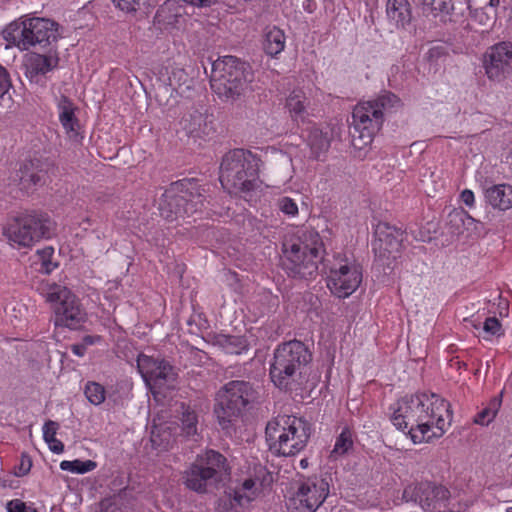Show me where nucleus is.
<instances>
[{"instance_id":"obj_49","label":"nucleus","mask_w":512,"mask_h":512,"mask_svg":"<svg viewBox=\"0 0 512 512\" xmlns=\"http://www.w3.org/2000/svg\"><path fill=\"white\" fill-rule=\"evenodd\" d=\"M460 198H461V201L466 206H468L469 208L474 207V205H475V196H474V193L471 190H469V189L463 190L461 192Z\"/></svg>"},{"instance_id":"obj_27","label":"nucleus","mask_w":512,"mask_h":512,"mask_svg":"<svg viewBox=\"0 0 512 512\" xmlns=\"http://www.w3.org/2000/svg\"><path fill=\"white\" fill-rule=\"evenodd\" d=\"M330 142L331 136L328 130L323 131L316 126L309 128L307 144L310 147L313 158L320 159V157L328 151Z\"/></svg>"},{"instance_id":"obj_51","label":"nucleus","mask_w":512,"mask_h":512,"mask_svg":"<svg viewBox=\"0 0 512 512\" xmlns=\"http://www.w3.org/2000/svg\"><path fill=\"white\" fill-rule=\"evenodd\" d=\"M71 351L74 355L78 357H83L86 353V347L82 343L80 344H73L71 346Z\"/></svg>"},{"instance_id":"obj_28","label":"nucleus","mask_w":512,"mask_h":512,"mask_svg":"<svg viewBox=\"0 0 512 512\" xmlns=\"http://www.w3.org/2000/svg\"><path fill=\"white\" fill-rule=\"evenodd\" d=\"M386 14L397 27H405L411 22V7L407 0H388Z\"/></svg>"},{"instance_id":"obj_29","label":"nucleus","mask_w":512,"mask_h":512,"mask_svg":"<svg viewBox=\"0 0 512 512\" xmlns=\"http://www.w3.org/2000/svg\"><path fill=\"white\" fill-rule=\"evenodd\" d=\"M257 494L256 481L252 478L245 479L241 485L235 487L232 492L229 493V497L232 499L231 505L244 506L250 503Z\"/></svg>"},{"instance_id":"obj_45","label":"nucleus","mask_w":512,"mask_h":512,"mask_svg":"<svg viewBox=\"0 0 512 512\" xmlns=\"http://www.w3.org/2000/svg\"><path fill=\"white\" fill-rule=\"evenodd\" d=\"M188 80V75L183 68H173L169 75V84L171 86H181Z\"/></svg>"},{"instance_id":"obj_35","label":"nucleus","mask_w":512,"mask_h":512,"mask_svg":"<svg viewBox=\"0 0 512 512\" xmlns=\"http://www.w3.org/2000/svg\"><path fill=\"white\" fill-rule=\"evenodd\" d=\"M114 5L125 13L134 14L145 11L148 7L155 6L158 0H112Z\"/></svg>"},{"instance_id":"obj_30","label":"nucleus","mask_w":512,"mask_h":512,"mask_svg":"<svg viewBox=\"0 0 512 512\" xmlns=\"http://www.w3.org/2000/svg\"><path fill=\"white\" fill-rule=\"evenodd\" d=\"M285 47L284 32L273 26L267 27L264 33L263 49L264 51L274 57L281 53Z\"/></svg>"},{"instance_id":"obj_17","label":"nucleus","mask_w":512,"mask_h":512,"mask_svg":"<svg viewBox=\"0 0 512 512\" xmlns=\"http://www.w3.org/2000/svg\"><path fill=\"white\" fill-rule=\"evenodd\" d=\"M25 76L36 85H46L47 74L59 65V55L56 49L50 48L46 54L29 53L25 57Z\"/></svg>"},{"instance_id":"obj_33","label":"nucleus","mask_w":512,"mask_h":512,"mask_svg":"<svg viewBox=\"0 0 512 512\" xmlns=\"http://www.w3.org/2000/svg\"><path fill=\"white\" fill-rule=\"evenodd\" d=\"M353 447V435L349 428H344L336 438L334 448L330 453V459L337 460L347 454Z\"/></svg>"},{"instance_id":"obj_11","label":"nucleus","mask_w":512,"mask_h":512,"mask_svg":"<svg viewBox=\"0 0 512 512\" xmlns=\"http://www.w3.org/2000/svg\"><path fill=\"white\" fill-rule=\"evenodd\" d=\"M3 35L9 45L22 51L36 46H50L60 38L58 23L46 18H29L21 23H11Z\"/></svg>"},{"instance_id":"obj_31","label":"nucleus","mask_w":512,"mask_h":512,"mask_svg":"<svg viewBox=\"0 0 512 512\" xmlns=\"http://www.w3.org/2000/svg\"><path fill=\"white\" fill-rule=\"evenodd\" d=\"M422 13L429 17H437L441 14L448 15L454 10L452 0H417Z\"/></svg>"},{"instance_id":"obj_43","label":"nucleus","mask_w":512,"mask_h":512,"mask_svg":"<svg viewBox=\"0 0 512 512\" xmlns=\"http://www.w3.org/2000/svg\"><path fill=\"white\" fill-rule=\"evenodd\" d=\"M483 331L493 336H500L503 334L502 325L496 317L486 318L483 323Z\"/></svg>"},{"instance_id":"obj_1","label":"nucleus","mask_w":512,"mask_h":512,"mask_svg":"<svg viewBox=\"0 0 512 512\" xmlns=\"http://www.w3.org/2000/svg\"><path fill=\"white\" fill-rule=\"evenodd\" d=\"M393 425L414 444L429 442L444 435L452 422L450 404L440 396L416 394L401 398L391 417Z\"/></svg>"},{"instance_id":"obj_25","label":"nucleus","mask_w":512,"mask_h":512,"mask_svg":"<svg viewBox=\"0 0 512 512\" xmlns=\"http://www.w3.org/2000/svg\"><path fill=\"white\" fill-rule=\"evenodd\" d=\"M195 462L202 465L204 469L211 471V474L220 481L229 474L226 458L217 451L207 450L205 453L198 455Z\"/></svg>"},{"instance_id":"obj_56","label":"nucleus","mask_w":512,"mask_h":512,"mask_svg":"<svg viewBox=\"0 0 512 512\" xmlns=\"http://www.w3.org/2000/svg\"><path fill=\"white\" fill-rule=\"evenodd\" d=\"M490 5L496 7L499 5V0H490Z\"/></svg>"},{"instance_id":"obj_13","label":"nucleus","mask_w":512,"mask_h":512,"mask_svg":"<svg viewBox=\"0 0 512 512\" xmlns=\"http://www.w3.org/2000/svg\"><path fill=\"white\" fill-rule=\"evenodd\" d=\"M323 269L327 274V287L338 298L350 296L361 284L360 265L341 254L326 258Z\"/></svg>"},{"instance_id":"obj_4","label":"nucleus","mask_w":512,"mask_h":512,"mask_svg":"<svg viewBox=\"0 0 512 512\" xmlns=\"http://www.w3.org/2000/svg\"><path fill=\"white\" fill-rule=\"evenodd\" d=\"M253 78L250 65L235 56H224L212 63L211 88L222 101L239 100L248 91Z\"/></svg>"},{"instance_id":"obj_52","label":"nucleus","mask_w":512,"mask_h":512,"mask_svg":"<svg viewBox=\"0 0 512 512\" xmlns=\"http://www.w3.org/2000/svg\"><path fill=\"white\" fill-rule=\"evenodd\" d=\"M98 341H100V336L86 335L82 339V344L87 348V346L93 345Z\"/></svg>"},{"instance_id":"obj_55","label":"nucleus","mask_w":512,"mask_h":512,"mask_svg":"<svg viewBox=\"0 0 512 512\" xmlns=\"http://www.w3.org/2000/svg\"><path fill=\"white\" fill-rule=\"evenodd\" d=\"M282 158H283V163H284V165H285L286 167L291 166V160H290L289 158H287V157H285V156H282Z\"/></svg>"},{"instance_id":"obj_50","label":"nucleus","mask_w":512,"mask_h":512,"mask_svg":"<svg viewBox=\"0 0 512 512\" xmlns=\"http://www.w3.org/2000/svg\"><path fill=\"white\" fill-rule=\"evenodd\" d=\"M32 463L29 458H22L21 463L19 465V470L16 472L17 476H24L26 475L30 469H31Z\"/></svg>"},{"instance_id":"obj_22","label":"nucleus","mask_w":512,"mask_h":512,"mask_svg":"<svg viewBox=\"0 0 512 512\" xmlns=\"http://www.w3.org/2000/svg\"><path fill=\"white\" fill-rule=\"evenodd\" d=\"M186 486L198 493H205L220 480L211 474V471L206 470L202 465L194 462L189 469L185 472Z\"/></svg>"},{"instance_id":"obj_21","label":"nucleus","mask_w":512,"mask_h":512,"mask_svg":"<svg viewBox=\"0 0 512 512\" xmlns=\"http://www.w3.org/2000/svg\"><path fill=\"white\" fill-rule=\"evenodd\" d=\"M419 491L420 505L427 512H440L446 507L450 498L449 490L441 485L427 483L421 485Z\"/></svg>"},{"instance_id":"obj_12","label":"nucleus","mask_w":512,"mask_h":512,"mask_svg":"<svg viewBox=\"0 0 512 512\" xmlns=\"http://www.w3.org/2000/svg\"><path fill=\"white\" fill-rule=\"evenodd\" d=\"M55 231L54 221L42 213L25 214L14 218L4 228V235L18 247H31L41 239H49Z\"/></svg>"},{"instance_id":"obj_2","label":"nucleus","mask_w":512,"mask_h":512,"mask_svg":"<svg viewBox=\"0 0 512 512\" xmlns=\"http://www.w3.org/2000/svg\"><path fill=\"white\" fill-rule=\"evenodd\" d=\"M282 265L292 277L311 278L319 264L324 266V244L319 233L312 229L299 230L283 243Z\"/></svg>"},{"instance_id":"obj_8","label":"nucleus","mask_w":512,"mask_h":512,"mask_svg":"<svg viewBox=\"0 0 512 512\" xmlns=\"http://www.w3.org/2000/svg\"><path fill=\"white\" fill-rule=\"evenodd\" d=\"M399 98L384 92L376 99L358 103L352 112L353 140L359 139V147L370 144L384 122V114L398 106Z\"/></svg>"},{"instance_id":"obj_19","label":"nucleus","mask_w":512,"mask_h":512,"mask_svg":"<svg viewBox=\"0 0 512 512\" xmlns=\"http://www.w3.org/2000/svg\"><path fill=\"white\" fill-rule=\"evenodd\" d=\"M45 170L40 160H27L20 164V167L13 175L11 181L22 190H29L44 183Z\"/></svg>"},{"instance_id":"obj_41","label":"nucleus","mask_w":512,"mask_h":512,"mask_svg":"<svg viewBox=\"0 0 512 512\" xmlns=\"http://www.w3.org/2000/svg\"><path fill=\"white\" fill-rule=\"evenodd\" d=\"M152 446L160 451L168 450L171 445V434L166 430L155 429L151 433Z\"/></svg>"},{"instance_id":"obj_57","label":"nucleus","mask_w":512,"mask_h":512,"mask_svg":"<svg viewBox=\"0 0 512 512\" xmlns=\"http://www.w3.org/2000/svg\"><path fill=\"white\" fill-rule=\"evenodd\" d=\"M300 463H301V466H302V467H305V465H306V460H301V462H300Z\"/></svg>"},{"instance_id":"obj_54","label":"nucleus","mask_w":512,"mask_h":512,"mask_svg":"<svg viewBox=\"0 0 512 512\" xmlns=\"http://www.w3.org/2000/svg\"><path fill=\"white\" fill-rule=\"evenodd\" d=\"M314 4H315V3H314V1H313V0H305V5H304V7H305V9H307L309 12H312V11H313V9H312V7H311V6H312V5H314Z\"/></svg>"},{"instance_id":"obj_3","label":"nucleus","mask_w":512,"mask_h":512,"mask_svg":"<svg viewBox=\"0 0 512 512\" xmlns=\"http://www.w3.org/2000/svg\"><path fill=\"white\" fill-rule=\"evenodd\" d=\"M312 360L309 348L299 340L279 344L273 353L269 375L276 387L293 390L303 382V375Z\"/></svg>"},{"instance_id":"obj_58","label":"nucleus","mask_w":512,"mask_h":512,"mask_svg":"<svg viewBox=\"0 0 512 512\" xmlns=\"http://www.w3.org/2000/svg\"><path fill=\"white\" fill-rule=\"evenodd\" d=\"M510 512H512V508H511V511H510Z\"/></svg>"},{"instance_id":"obj_23","label":"nucleus","mask_w":512,"mask_h":512,"mask_svg":"<svg viewBox=\"0 0 512 512\" xmlns=\"http://www.w3.org/2000/svg\"><path fill=\"white\" fill-rule=\"evenodd\" d=\"M59 121L70 139L77 140L80 124L75 116L76 107L66 96L61 95L57 101Z\"/></svg>"},{"instance_id":"obj_34","label":"nucleus","mask_w":512,"mask_h":512,"mask_svg":"<svg viewBox=\"0 0 512 512\" xmlns=\"http://www.w3.org/2000/svg\"><path fill=\"white\" fill-rule=\"evenodd\" d=\"M59 425L54 421H47L43 426V438L48 444L49 449L55 454H61L64 451V444L56 438V432Z\"/></svg>"},{"instance_id":"obj_18","label":"nucleus","mask_w":512,"mask_h":512,"mask_svg":"<svg viewBox=\"0 0 512 512\" xmlns=\"http://www.w3.org/2000/svg\"><path fill=\"white\" fill-rule=\"evenodd\" d=\"M180 127L189 137L205 139L214 133L213 116L194 110L182 117Z\"/></svg>"},{"instance_id":"obj_24","label":"nucleus","mask_w":512,"mask_h":512,"mask_svg":"<svg viewBox=\"0 0 512 512\" xmlns=\"http://www.w3.org/2000/svg\"><path fill=\"white\" fill-rule=\"evenodd\" d=\"M310 101L303 88H294L286 97L285 109L294 122L304 123L308 116Z\"/></svg>"},{"instance_id":"obj_46","label":"nucleus","mask_w":512,"mask_h":512,"mask_svg":"<svg viewBox=\"0 0 512 512\" xmlns=\"http://www.w3.org/2000/svg\"><path fill=\"white\" fill-rule=\"evenodd\" d=\"M11 87L12 81L9 72L0 64V99H2L4 95L8 93Z\"/></svg>"},{"instance_id":"obj_37","label":"nucleus","mask_w":512,"mask_h":512,"mask_svg":"<svg viewBox=\"0 0 512 512\" xmlns=\"http://www.w3.org/2000/svg\"><path fill=\"white\" fill-rule=\"evenodd\" d=\"M287 512H315V507L296 490L286 502Z\"/></svg>"},{"instance_id":"obj_9","label":"nucleus","mask_w":512,"mask_h":512,"mask_svg":"<svg viewBox=\"0 0 512 512\" xmlns=\"http://www.w3.org/2000/svg\"><path fill=\"white\" fill-rule=\"evenodd\" d=\"M36 291L45 300L54 305V325L69 329H78L87 320V313L80 300L67 287L50 282L40 281Z\"/></svg>"},{"instance_id":"obj_53","label":"nucleus","mask_w":512,"mask_h":512,"mask_svg":"<svg viewBox=\"0 0 512 512\" xmlns=\"http://www.w3.org/2000/svg\"><path fill=\"white\" fill-rule=\"evenodd\" d=\"M465 323H466V327L469 328H473L475 330H478L481 326V323L480 322H477L476 320H472V319H464Z\"/></svg>"},{"instance_id":"obj_7","label":"nucleus","mask_w":512,"mask_h":512,"mask_svg":"<svg viewBox=\"0 0 512 512\" xmlns=\"http://www.w3.org/2000/svg\"><path fill=\"white\" fill-rule=\"evenodd\" d=\"M310 434L308 422L295 416L277 417L268 422L265 430L270 451L285 457L301 452L306 447Z\"/></svg>"},{"instance_id":"obj_5","label":"nucleus","mask_w":512,"mask_h":512,"mask_svg":"<svg viewBox=\"0 0 512 512\" xmlns=\"http://www.w3.org/2000/svg\"><path fill=\"white\" fill-rule=\"evenodd\" d=\"M206 190L195 179L173 182L165 189L158 202L160 215L174 221L201 213L205 208Z\"/></svg>"},{"instance_id":"obj_36","label":"nucleus","mask_w":512,"mask_h":512,"mask_svg":"<svg viewBox=\"0 0 512 512\" xmlns=\"http://www.w3.org/2000/svg\"><path fill=\"white\" fill-rule=\"evenodd\" d=\"M97 467V463L93 460H73L68 461L64 460L60 463V468L63 471H69L71 473L76 474H85L87 472L93 471Z\"/></svg>"},{"instance_id":"obj_32","label":"nucleus","mask_w":512,"mask_h":512,"mask_svg":"<svg viewBox=\"0 0 512 512\" xmlns=\"http://www.w3.org/2000/svg\"><path fill=\"white\" fill-rule=\"evenodd\" d=\"M502 404V394L493 397L486 407L478 412L474 417V423L482 426L489 425L496 417Z\"/></svg>"},{"instance_id":"obj_39","label":"nucleus","mask_w":512,"mask_h":512,"mask_svg":"<svg viewBox=\"0 0 512 512\" xmlns=\"http://www.w3.org/2000/svg\"><path fill=\"white\" fill-rule=\"evenodd\" d=\"M219 343L230 354H241L248 349L247 341L237 336H222Z\"/></svg>"},{"instance_id":"obj_47","label":"nucleus","mask_w":512,"mask_h":512,"mask_svg":"<svg viewBox=\"0 0 512 512\" xmlns=\"http://www.w3.org/2000/svg\"><path fill=\"white\" fill-rule=\"evenodd\" d=\"M8 512H38L34 507L27 505L20 499H13L7 503Z\"/></svg>"},{"instance_id":"obj_20","label":"nucleus","mask_w":512,"mask_h":512,"mask_svg":"<svg viewBox=\"0 0 512 512\" xmlns=\"http://www.w3.org/2000/svg\"><path fill=\"white\" fill-rule=\"evenodd\" d=\"M297 491L301 497L307 498L317 510L329 495V483L320 476H312L303 479L298 484Z\"/></svg>"},{"instance_id":"obj_44","label":"nucleus","mask_w":512,"mask_h":512,"mask_svg":"<svg viewBox=\"0 0 512 512\" xmlns=\"http://www.w3.org/2000/svg\"><path fill=\"white\" fill-rule=\"evenodd\" d=\"M279 209L286 215L294 217L298 214V206L295 201L289 197H282L278 201Z\"/></svg>"},{"instance_id":"obj_15","label":"nucleus","mask_w":512,"mask_h":512,"mask_svg":"<svg viewBox=\"0 0 512 512\" xmlns=\"http://www.w3.org/2000/svg\"><path fill=\"white\" fill-rule=\"evenodd\" d=\"M483 67L490 80H502L512 73V44L499 42L489 47L483 56Z\"/></svg>"},{"instance_id":"obj_48","label":"nucleus","mask_w":512,"mask_h":512,"mask_svg":"<svg viewBox=\"0 0 512 512\" xmlns=\"http://www.w3.org/2000/svg\"><path fill=\"white\" fill-rule=\"evenodd\" d=\"M54 249L52 247H46L43 250L39 251V254L42 257L43 265L45 266L46 272L49 273L51 271L50 265L51 262L49 258L53 255Z\"/></svg>"},{"instance_id":"obj_42","label":"nucleus","mask_w":512,"mask_h":512,"mask_svg":"<svg viewBox=\"0 0 512 512\" xmlns=\"http://www.w3.org/2000/svg\"><path fill=\"white\" fill-rule=\"evenodd\" d=\"M182 430L187 436L197 433V415L193 411L186 410L182 415Z\"/></svg>"},{"instance_id":"obj_26","label":"nucleus","mask_w":512,"mask_h":512,"mask_svg":"<svg viewBox=\"0 0 512 512\" xmlns=\"http://www.w3.org/2000/svg\"><path fill=\"white\" fill-rule=\"evenodd\" d=\"M486 201L500 211L512 208V186L509 184H496L488 187L485 192Z\"/></svg>"},{"instance_id":"obj_10","label":"nucleus","mask_w":512,"mask_h":512,"mask_svg":"<svg viewBox=\"0 0 512 512\" xmlns=\"http://www.w3.org/2000/svg\"><path fill=\"white\" fill-rule=\"evenodd\" d=\"M258 392L253 384L244 380H232L216 394L214 413L223 430H229L248 405L256 401Z\"/></svg>"},{"instance_id":"obj_38","label":"nucleus","mask_w":512,"mask_h":512,"mask_svg":"<svg viewBox=\"0 0 512 512\" xmlns=\"http://www.w3.org/2000/svg\"><path fill=\"white\" fill-rule=\"evenodd\" d=\"M84 394L87 400L93 405H100L105 401L106 391L103 385L97 382L89 381L84 388Z\"/></svg>"},{"instance_id":"obj_16","label":"nucleus","mask_w":512,"mask_h":512,"mask_svg":"<svg viewBox=\"0 0 512 512\" xmlns=\"http://www.w3.org/2000/svg\"><path fill=\"white\" fill-rule=\"evenodd\" d=\"M137 367L144 381L155 387L170 384L176 378L174 368L164 359L140 354L137 358Z\"/></svg>"},{"instance_id":"obj_14","label":"nucleus","mask_w":512,"mask_h":512,"mask_svg":"<svg viewBox=\"0 0 512 512\" xmlns=\"http://www.w3.org/2000/svg\"><path fill=\"white\" fill-rule=\"evenodd\" d=\"M376 240L373 242V251L376 261L381 265L392 268V263L400 255L404 232L401 228L390 225L387 222H380L375 229Z\"/></svg>"},{"instance_id":"obj_40","label":"nucleus","mask_w":512,"mask_h":512,"mask_svg":"<svg viewBox=\"0 0 512 512\" xmlns=\"http://www.w3.org/2000/svg\"><path fill=\"white\" fill-rule=\"evenodd\" d=\"M448 218L450 224L455 226L457 230H459L460 226L469 228L471 225L477 222L467 211L463 209H455L451 211L448 215Z\"/></svg>"},{"instance_id":"obj_6","label":"nucleus","mask_w":512,"mask_h":512,"mask_svg":"<svg viewBox=\"0 0 512 512\" xmlns=\"http://www.w3.org/2000/svg\"><path fill=\"white\" fill-rule=\"evenodd\" d=\"M260 159L250 151L234 149L226 153L220 166L219 180L230 194L247 193L258 185Z\"/></svg>"}]
</instances>
